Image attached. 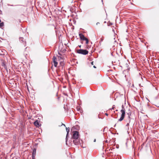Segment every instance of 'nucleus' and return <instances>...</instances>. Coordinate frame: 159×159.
Listing matches in <instances>:
<instances>
[{
  "instance_id": "16",
  "label": "nucleus",
  "mask_w": 159,
  "mask_h": 159,
  "mask_svg": "<svg viewBox=\"0 0 159 159\" xmlns=\"http://www.w3.org/2000/svg\"><path fill=\"white\" fill-rule=\"evenodd\" d=\"M114 106H115V105H113V107H112V108H111V110H112V109H114Z\"/></svg>"
},
{
  "instance_id": "9",
  "label": "nucleus",
  "mask_w": 159,
  "mask_h": 159,
  "mask_svg": "<svg viewBox=\"0 0 159 159\" xmlns=\"http://www.w3.org/2000/svg\"><path fill=\"white\" fill-rule=\"evenodd\" d=\"M36 154V149H34L33 150L32 156H35Z\"/></svg>"
},
{
  "instance_id": "28",
  "label": "nucleus",
  "mask_w": 159,
  "mask_h": 159,
  "mask_svg": "<svg viewBox=\"0 0 159 159\" xmlns=\"http://www.w3.org/2000/svg\"><path fill=\"white\" fill-rule=\"evenodd\" d=\"M1 22V20L0 19V23Z\"/></svg>"
},
{
  "instance_id": "19",
  "label": "nucleus",
  "mask_w": 159,
  "mask_h": 159,
  "mask_svg": "<svg viewBox=\"0 0 159 159\" xmlns=\"http://www.w3.org/2000/svg\"><path fill=\"white\" fill-rule=\"evenodd\" d=\"M129 125V123H127V125H126V126H128V125Z\"/></svg>"
},
{
  "instance_id": "18",
  "label": "nucleus",
  "mask_w": 159,
  "mask_h": 159,
  "mask_svg": "<svg viewBox=\"0 0 159 159\" xmlns=\"http://www.w3.org/2000/svg\"><path fill=\"white\" fill-rule=\"evenodd\" d=\"M91 63L92 65H93V62L92 61V62H91Z\"/></svg>"
},
{
  "instance_id": "6",
  "label": "nucleus",
  "mask_w": 159,
  "mask_h": 159,
  "mask_svg": "<svg viewBox=\"0 0 159 159\" xmlns=\"http://www.w3.org/2000/svg\"><path fill=\"white\" fill-rule=\"evenodd\" d=\"M79 35L81 39L82 40H84L86 38L82 34H79Z\"/></svg>"
},
{
  "instance_id": "12",
  "label": "nucleus",
  "mask_w": 159,
  "mask_h": 159,
  "mask_svg": "<svg viewBox=\"0 0 159 159\" xmlns=\"http://www.w3.org/2000/svg\"><path fill=\"white\" fill-rule=\"evenodd\" d=\"M66 130L67 132L68 133V134H69V132L70 131V128L69 127L68 128H66Z\"/></svg>"
},
{
  "instance_id": "21",
  "label": "nucleus",
  "mask_w": 159,
  "mask_h": 159,
  "mask_svg": "<svg viewBox=\"0 0 159 159\" xmlns=\"http://www.w3.org/2000/svg\"><path fill=\"white\" fill-rule=\"evenodd\" d=\"M93 67H94V68H96V67L95 66H93Z\"/></svg>"
},
{
  "instance_id": "4",
  "label": "nucleus",
  "mask_w": 159,
  "mask_h": 159,
  "mask_svg": "<svg viewBox=\"0 0 159 159\" xmlns=\"http://www.w3.org/2000/svg\"><path fill=\"white\" fill-rule=\"evenodd\" d=\"M80 140L79 138L74 139L73 142L74 144L76 145H78L80 143Z\"/></svg>"
},
{
  "instance_id": "10",
  "label": "nucleus",
  "mask_w": 159,
  "mask_h": 159,
  "mask_svg": "<svg viewBox=\"0 0 159 159\" xmlns=\"http://www.w3.org/2000/svg\"><path fill=\"white\" fill-rule=\"evenodd\" d=\"M4 25V24L3 22L0 23V27L1 28H2V27Z\"/></svg>"
},
{
  "instance_id": "24",
  "label": "nucleus",
  "mask_w": 159,
  "mask_h": 159,
  "mask_svg": "<svg viewBox=\"0 0 159 159\" xmlns=\"http://www.w3.org/2000/svg\"><path fill=\"white\" fill-rule=\"evenodd\" d=\"M106 115H107V116H108V114L107 113H106Z\"/></svg>"
},
{
  "instance_id": "26",
  "label": "nucleus",
  "mask_w": 159,
  "mask_h": 159,
  "mask_svg": "<svg viewBox=\"0 0 159 159\" xmlns=\"http://www.w3.org/2000/svg\"><path fill=\"white\" fill-rule=\"evenodd\" d=\"M130 122V119H129V122Z\"/></svg>"
},
{
  "instance_id": "23",
  "label": "nucleus",
  "mask_w": 159,
  "mask_h": 159,
  "mask_svg": "<svg viewBox=\"0 0 159 159\" xmlns=\"http://www.w3.org/2000/svg\"><path fill=\"white\" fill-rule=\"evenodd\" d=\"M128 118H129V119H130V116H128Z\"/></svg>"
},
{
  "instance_id": "14",
  "label": "nucleus",
  "mask_w": 159,
  "mask_h": 159,
  "mask_svg": "<svg viewBox=\"0 0 159 159\" xmlns=\"http://www.w3.org/2000/svg\"><path fill=\"white\" fill-rule=\"evenodd\" d=\"M68 133H67V134H66V142H67V137L68 136ZM66 144H67V143H66Z\"/></svg>"
},
{
  "instance_id": "20",
  "label": "nucleus",
  "mask_w": 159,
  "mask_h": 159,
  "mask_svg": "<svg viewBox=\"0 0 159 159\" xmlns=\"http://www.w3.org/2000/svg\"><path fill=\"white\" fill-rule=\"evenodd\" d=\"M99 24V22H97L96 24V25H98V24Z\"/></svg>"
},
{
  "instance_id": "15",
  "label": "nucleus",
  "mask_w": 159,
  "mask_h": 159,
  "mask_svg": "<svg viewBox=\"0 0 159 159\" xmlns=\"http://www.w3.org/2000/svg\"><path fill=\"white\" fill-rule=\"evenodd\" d=\"M7 5L8 6H14L13 5H10L9 4H7Z\"/></svg>"
},
{
  "instance_id": "5",
  "label": "nucleus",
  "mask_w": 159,
  "mask_h": 159,
  "mask_svg": "<svg viewBox=\"0 0 159 159\" xmlns=\"http://www.w3.org/2000/svg\"><path fill=\"white\" fill-rule=\"evenodd\" d=\"M53 65L55 67H56L57 66L58 63L57 62V59L56 57L53 56Z\"/></svg>"
},
{
  "instance_id": "29",
  "label": "nucleus",
  "mask_w": 159,
  "mask_h": 159,
  "mask_svg": "<svg viewBox=\"0 0 159 159\" xmlns=\"http://www.w3.org/2000/svg\"><path fill=\"white\" fill-rule=\"evenodd\" d=\"M19 5H17L16 6H19Z\"/></svg>"
},
{
  "instance_id": "11",
  "label": "nucleus",
  "mask_w": 159,
  "mask_h": 159,
  "mask_svg": "<svg viewBox=\"0 0 159 159\" xmlns=\"http://www.w3.org/2000/svg\"><path fill=\"white\" fill-rule=\"evenodd\" d=\"M60 65L62 66H64V63L63 61H61L60 63Z\"/></svg>"
},
{
  "instance_id": "2",
  "label": "nucleus",
  "mask_w": 159,
  "mask_h": 159,
  "mask_svg": "<svg viewBox=\"0 0 159 159\" xmlns=\"http://www.w3.org/2000/svg\"><path fill=\"white\" fill-rule=\"evenodd\" d=\"M77 52L79 54L86 55L88 53L89 51L87 50L80 49L77 50Z\"/></svg>"
},
{
  "instance_id": "27",
  "label": "nucleus",
  "mask_w": 159,
  "mask_h": 159,
  "mask_svg": "<svg viewBox=\"0 0 159 159\" xmlns=\"http://www.w3.org/2000/svg\"><path fill=\"white\" fill-rule=\"evenodd\" d=\"M116 111H118V110H116Z\"/></svg>"
},
{
  "instance_id": "3",
  "label": "nucleus",
  "mask_w": 159,
  "mask_h": 159,
  "mask_svg": "<svg viewBox=\"0 0 159 159\" xmlns=\"http://www.w3.org/2000/svg\"><path fill=\"white\" fill-rule=\"evenodd\" d=\"M72 139H75L79 138V132L77 131H74L73 132Z\"/></svg>"
},
{
  "instance_id": "13",
  "label": "nucleus",
  "mask_w": 159,
  "mask_h": 159,
  "mask_svg": "<svg viewBox=\"0 0 159 159\" xmlns=\"http://www.w3.org/2000/svg\"><path fill=\"white\" fill-rule=\"evenodd\" d=\"M84 40H85L86 41V44H87L88 43H89V40H88V39L86 38Z\"/></svg>"
},
{
  "instance_id": "8",
  "label": "nucleus",
  "mask_w": 159,
  "mask_h": 159,
  "mask_svg": "<svg viewBox=\"0 0 159 159\" xmlns=\"http://www.w3.org/2000/svg\"><path fill=\"white\" fill-rule=\"evenodd\" d=\"M34 125H35L37 127H39V124L38 120H37L34 122Z\"/></svg>"
},
{
  "instance_id": "30",
  "label": "nucleus",
  "mask_w": 159,
  "mask_h": 159,
  "mask_svg": "<svg viewBox=\"0 0 159 159\" xmlns=\"http://www.w3.org/2000/svg\"><path fill=\"white\" fill-rule=\"evenodd\" d=\"M79 47H81V46H79Z\"/></svg>"
},
{
  "instance_id": "17",
  "label": "nucleus",
  "mask_w": 159,
  "mask_h": 159,
  "mask_svg": "<svg viewBox=\"0 0 159 159\" xmlns=\"http://www.w3.org/2000/svg\"><path fill=\"white\" fill-rule=\"evenodd\" d=\"M35 156H32V159H35Z\"/></svg>"
},
{
  "instance_id": "1",
  "label": "nucleus",
  "mask_w": 159,
  "mask_h": 159,
  "mask_svg": "<svg viewBox=\"0 0 159 159\" xmlns=\"http://www.w3.org/2000/svg\"><path fill=\"white\" fill-rule=\"evenodd\" d=\"M121 113V115L120 117L118 120V121H122L124 118L125 114V110L124 108L123 105L122 106V109L120 110Z\"/></svg>"
},
{
  "instance_id": "25",
  "label": "nucleus",
  "mask_w": 159,
  "mask_h": 159,
  "mask_svg": "<svg viewBox=\"0 0 159 159\" xmlns=\"http://www.w3.org/2000/svg\"><path fill=\"white\" fill-rule=\"evenodd\" d=\"M95 141H96V139H95L94 140V142H95Z\"/></svg>"
},
{
  "instance_id": "7",
  "label": "nucleus",
  "mask_w": 159,
  "mask_h": 159,
  "mask_svg": "<svg viewBox=\"0 0 159 159\" xmlns=\"http://www.w3.org/2000/svg\"><path fill=\"white\" fill-rule=\"evenodd\" d=\"M19 40L21 42L23 43V44L25 45L26 44V41L24 40V38H22V37L20 38Z\"/></svg>"
},
{
  "instance_id": "22",
  "label": "nucleus",
  "mask_w": 159,
  "mask_h": 159,
  "mask_svg": "<svg viewBox=\"0 0 159 159\" xmlns=\"http://www.w3.org/2000/svg\"><path fill=\"white\" fill-rule=\"evenodd\" d=\"M103 39H102H102H101V41H103Z\"/></svg>"
}]
</instances>
